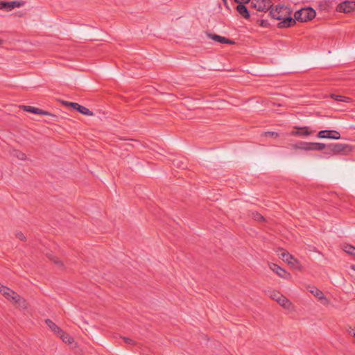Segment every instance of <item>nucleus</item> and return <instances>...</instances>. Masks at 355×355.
Segmentation results:
<instances>
[{"mask_svg":"<svg viewBox=\"0 0 355 355\" xmlns=\"http://www.w3.org/2000/svg\"><path fill=\"white\" fill-rule=\"evenodd\" d=\"M316 15V12L312 8H304L294 14L295 19L300 22H306L313 19Z\"/></svg>","mask_w":355,"mask_h":355,"instance_id":"1","label":"nucleus"},{"mask_svg":"<svg viewBox=\"0 0 355 355\" xmlns=\"http://www.w3.org/2000/svg\"><path fill=\"white\" fill-rule=\"evenodd\" d=\"M290 15L291 10L284 6H277L275 9H271L270 11V15L272 18L279 21Z\"/></svg>","mask_w":355,"mask_h":355,"instance_id":"2","label":"nucleus"},{"mask_svg":"<svg viewBox=\"0 0 355 355\" xmlns=\"http://www.w3.org/2000/svg\"><path fill=\"white\" fill-rule=\"evenodd\" d=\"M2 295L8 300H11L15 303H19L21 305V302L24 304L22 306L23 308H26L25 301L22 300L19 295H18L14 291L6 287L3 288V291L1 292Z\"/></svg>","mask_w":355,"mask_h":355,"instance_id":"3","label":"nucleus"},{"mask_svg":"<svg viewBox=\"0 0 355 355\" xmlns=\"http://www.w3.org/2000/svg\"><path fill=\"white\" fill-rule=\"evenodd\" d=\"M272 6L271 0H252L251 7L256 9L257 11L267 12Z\"/></svg>","mask_w":355,"mask_h":355,"instance_id":"4","label":"nucleus"},{"mask_svg":"<svg viewBox=\"0 0 355 355\" xmlns=\"http://www.w3.org/2000/svg\"><path fill=\"white\" fill-rule=\"evenodd\" d=\"M327 149L329 153H332L333 154H339L350 151L351 147L348 144L336 143L327 145Z\"/></svg>","mask_w":355,"mask_h":355,"instance_id":"5","label":"nucleus"},{"mask_svg":"<svg viewBox=\"0 0 355 355\" xmlns=\"http://www.w3.org/2000/svg\"><path fill=\"white\" fill-rule=\"evenodd\" d=\"M62 103L67 105V107H72L73 110H77L78 112L81 113L83 115L92 116L94 114V113L88 108L83 105H80L77 103L63 101Z\"/></svg>","mask_w":355,"mask_h":355,"instance_id":"6","label":"nucleus"},{"mask_svg":"<svg viewBox=\"0 0 355 355\" xmlns=\"http://www.w3.org/2000/svg\"><path fill=\"white\" fill-rule=\"evenodd\" d=\"M336 10L340 12L349 13L355 10V1H345L340 3Z\"/></svg>","mask_w":355,"mask_h":355,"instance_id":"7","label":"nucleus"},{"mask_svg":"<svg viewBox=\"0 0 355 355\" xmlns=\"http://www.w3.org/2000/svg\"><path fill=\"white\" fill-rule=\"evenodd\" d=\"M317 136L321 139H339L340 138V134L338 131L329 130L319 131Z\"/></svg>","mask_w":355,"mask_h":355,"instance_id":"8","label":"nucleus"},{"mask_svg":"<svg viewBox=\"0 0 355 355\" xmlns=\"http://www.w3.org/2000/svg\"><path fill=\"white\" fill-rule=\"evenodd\" d=\"M279 257L283 261H286L289 265L295 268H297L300 266L299 261L286 251H283Z\"/></svg>","mask_w":355,"mask_h":355,"instance_id":"9","label":"nucleus"},{"mask_svg":"<svg viewBox=\"0 0 355 355\" xmlns=\"http://www.w3.org/2000/svg\"><path fill=\"white\" fill-rule=\"evenodd\" d=\"M294 130L291 131L290 135L292 136L305 137L311 135L312 132L309 130V127L294 126Z\"/></svg>","mask_w":355,"mask_h":355,"instance_id":"10","label":"nucleus"},{"mask_svg":"<svg viewBox=\"0 0 355 355\" xmlns=\"http://www.w3.org/2000/svg\"><path fill=\"white\" fill-rule=\"evenodd\" d=\"M269 267L274 272H275L279 277L284 279H289L291 278L290 273L287 272L284 269L275 263H270Z\"/></svg>","mask_w":355,"mask_h":355,"instance_id":"11","label":"nucleus"},{"mask_svg":"<svg viewBox=\"0 0 355 355\" xmlns=\"http://www.w3.org/2000/svg\"><path fill=\"white\" fill-rule=\"evenodd\" d=\"M296 21L295 18L293 19L290 15H287L281 20L277 26L279 28L291 27L295 24Z\"/></svg>","mask_w":355,"mask_h":355,"instance_id":"12","label":"nucleus"},{"mask_svg":"<svg viewBox=\"0 0 355 355\" xmlns=\"http://www.w3.org/2000/svg\"><path fill=\"white\" fill-rule=\"evenodd\" d=\"M208 37L214 41L221 44H234L235 43L233 40L215 34L209 33L208 34Z\"/></svg>","mask_w":355,"mask_h":355,"instance_id":"13","label":"nucleus"},{"mask_svg":"<svg viewBox=\"0 0 355 355\" xmlns=\"http://www.w3.org/2000/svg\"><path fill=\"white\" fill-rule=\"evenodd\" d=\"M21 108L24 111L28 112H31V113H33V114H40V115H44V116L49 115V112L40 110L39 108H37V107H33V106L22 105Z\"/></svg>","mask_w":355,"mask_h":355,"instance_id":"14","label":"nucleus"},{"mask_svg":"<svg viewBox=\"0 0 355 355\" xmlns=\"http://www.w3.org/2000/svg\"><path fill=\"white\" fill-rule=\"evenodd\" d=\"M236 10L244 19H248L250 17V12L245 4H238Z\"/></svg>","mask_w":355,"mask_h":355,"instance_id":"15","label":"nucleus"},{"mask_svg":"<svg viewBox=\"0 0 355 355\" xmlns=\"http://www.w3.org/2000/svg\"><path fill=\"white\" fill-rule=\"evenodd\" d=\"M6 11H10L15 8H19L23 6L25 4V2L23 1H6Z\"/></svg>","mask_w":355,"mask_h":355,"instance_id":"16","label":"nucleus"},{"mask_svg":"<svg viewBox=\"0 0 355 355\" xmlns=\"http://www.w3.org/2000/svg\"><path fill=\"white\" fill-rule=\"evenodd\" d=\"M45 323L55 334L58 335L59 333H62V329L58 325H56L51 320L46 319L45 320Z\"/></svg>","mask_w":355,"mask_h":355,"instance_id":"17","label":"nucleus"},{"mask_svg":"<svg viewBox=\"0 0 355 355\" xmlns=\"http://www.w3.org/2000/svg\"><path fill=\"white\" fill-rule=\"evenodd\" d=\"M293 148L311 150V142L300 141L293 145Z\"/></svg>","mask_w":355,"mask_h":355,"instance_id":"18","label":"nucleus"},{"mask_svg":"<svg viewBox=\"0 0 355 355\" xmlns=\"http://www.w3.org/2000/svg\"><path fill=\"white\" fill-rule=\"evenodd\" d=\"M277 302L279 305L285 309H289L291 305V302L283 295H281Z\"/></svg>","mask_w":355,"mask_h":355,"instance_id":"19","label":"nucleus"},{"mask_svg":"<svg viewBox=\"0 0 355 355\" xmlns=\"http://www.w3.org/2000/svg\"><path fill=\"white\" fill-rule=\"evenodd\" d=\"M58 336H60L62 341L65 343L71 344L74 341L73 338L68 334L64 332L62 329V333H59Z\"/></svg>","mask_w":355,"mask_h":355,"instance_id":"20","label":"nucleus"},{"mask_svg":"<svg viewBox=\"0 0 355 355\" xmlns=\"http://www.w3.org/2000/svg\"><path fill=\"white\" fill-rule=\"evenodd\" d=\"M327 148V146L322 143L311 142V150H322Z\"/></svg>","mask_w":355,"mask_h":355,"instance_id":"21","label":"nucleus"},{"mask_svg":"<svg viewBox=\"0 0 355 355\" xmlns=\"http://www.w3.org/2000/svg\"><path fill=\"white\" fill-rule=\"evenodd\" d=\"M310 292L316 297H318L319 300H326L324 293L319 290L318 288L313 287Z\"/></svg>","mask_w":355,"mask_h":355,"instance_id":"22","label":"nucleus"},{"mask_svg":"<svg viewBox=\"0 0 355 355\" xmlns=\"http://www.w3.org/2000/svg\"><path fill=\"white\" fill-rule=\"evenodd\" d=\"M330 97L336 101L347 103V102H349V101H350V98L349 97L341 96V95H338V94H330Z\"/></svg>","mask_w":355,"mask_h":355,"instance_id":"23","label":"nucleus"},{"mask_svg":"<svg viewBox=\"0 0 355 355\" xmlns=\"http://www.w3.org/2000/svg\"><path fill=\"white\" fill-rule=\"evenodd\" d=\"M12 155L13 157H17L19 160H25L26 159V155H25V153L17 150H13Z\"/></svg>","mask_w":355,"mask_h":355,"instance_id":"24","label":"nucleus"},{"mask_svg":"<svg viewBox=\"0 0 355 355\" xmlns=\"http://www.w3.org/2000/svg\"><path fill=\"white\" fill-rule=\"evenodd\" d=\"M343 250L351 255L355 256V247L351 245H345L343 247Z\"/></svg>","mask_w":355,"mask_h":355,"instance_id":"25","label":"nucleus"},{"mask_svg":"<svg viewBox=\"0 0 355 355\" xmlns=\"http://www.w3.org/2000/svg\"><path fill=\"white\" fill-rule=\"evenodd\" d=\"M173 164L175 166L178 167V168H184V167H186L187 164H186V161L184 159V160H180L179 159H175L173 160Z\"/></svg>","mask_w":355,"mask_h":355,"instance_id":"26","label":"nucleus"},{"mask_svg":"<svg viewBox=\"0 0 355 355\" xmlns=\"http://www.w3.org/2000/svg\"><path fill=\"white\" fill-rule=\"evenodd\" d=\"M267 295H268L269 297L277 301L282 294L275 291H268Z\"/></svg>","mask_w":355,"mask_h":355,"instance_id":"27","label":"nucleus"},{"mask_svg":"<svg viewBox=\"0 0 355 355\" xmlns=\"http://www.w3.org/2000/svg\"><path fill=\"white\" fill-rule=\"evenodd\" d=\"M257 23L262 27H268L270 25L268 21L266 19H258Z\"/></svg>","mask_w":355,"mask_h":355,"instance_id":"28","label":"nucleus"},{"mask_svg":"<svg viewBox=\"0 0 355 355\" xmlns=\"http://www.w3.org/2000/svg\"><path fill=\"white\" fill-rule=\"evenodd\" d=\"M50 259L52 260L55 264L58 265L60 267H62L63 264L61 261H60L57 257L51 255L49 257Z\"/></svg>","mask_w":355,"mask_h":355,"instance_id":"29","label":"nucleus"},{"mask_svg":"<svg viewBox=\"0 0 355 355\" xmlns=\"http://www.w3.org/2000/svg\"><path fill=\"white\" fill-rule=\"evenodd\" d=\"M253 218H254V220H259V221H262V220H264V218L263 216H261L260 214L259 213H255V214H253Z\"/></svg>","mask_w":355,"mask_h":355,"instance_id":"30","label":"nucleus"},{"mask_svg":"<svg viewBox=\"0 0 355 355\" xmlns=\"http://www.w3.org/2000/svg\"><path fill=\"white\" fill-rule=\"evenodd\" d=\"M264 134L266 137H279V134L276 132H266Z\"/></svg>","mask_w":355,"mask_h":355,"instance_id":"31","label":"nucleus"},{"mask_svg":"<svg viewBox=\"0 0 355 355\" xmlns=\"http://www.w3.org/2000/svg\"><path fill=\"white\" fill-rule=\"evenodd\" d=\"M252 0H234L236 3L238 4H246V3H251Z\"/></svg>","mask_w":355,"mask_h":355,"instance_id":"32","label":"nucleus"},{"mask_svg":"<svg viewBox=\"0 0 355 355\" xmlns=\"http://www.w3.org/2000/svg\"><path fill=\"white\" fill-rule=\"evenodd\" d=\"M16 237H17V239H19V240H21V241H24V240L26 239L25 236H24V234H23V233H21V232H17V233L16 234Z\"/></svg>","mask_w":355,"mask_h":355,"instance_id":"33","label":"nucleus"},{"mask_svg":"<svg viewBox=\"0 0 355 355\" xmlns=\"http://www.w3.org/2000/svg\"><path fill=\"white\" fill-rule=\"evenodd\" d=\"M123 340L125 341V343L128 344V345H134L135 344V341L129 338H123Z\"/></svg>","mask_w":355,"mask_h":355,"instance_id":"34","label":"nucleus"},{"mask_svg":"<svg viewBox=\"0 0 355 355\" xmlns=\"http://www.w3.org/2000/svg\"><path fill=\"white\" fill-rule=\"evenodd\" d=\"M348 333L350 336L355 338V329H353L352 327H349L348 329Z\"/></svg>","mask_w":355,"mask_h":355,"instance_id":"35","label":"nucleus"},{"mask_svg":"<svg viewBox=\"0 0 355 355\" xmlns=\"http://www.w3.org/2000/svg\"><path fill=\"white\" fill-rule=\"evenodd\" d=\"M0 10H6V1H0Z\"/></svg>","mask_w":355,"mask_h":355,"instance_id":"36","label":"nucleus"},{"mask_svg":"<svg viewBox=\"0 0 355 355\" xmlns=\"http://www.w3.org/2000/svg\"><path fill=\"white\" fill-rule=\"evenodd\" d=\"M3 288H6V286L1 285V284L0 283V293L3 291Z\"/></svg>","mask_w":355,"mask_h":355,"instance_id":"37","label":"nucleus"},{"mask_svg":"<svg viewBox=\"0 0 355 355\" xmlns=\"http://www.w3.org/2000/svg\"><path fill=\"white\" fill-rule=\"evenodd\" d=\"M351 268L355 271V265H352Z\"/></svg>","mask_w":355,"mask_h":355,"instance_id":"38","label":"nucleus"},{"mask_svg":"<svg viewBox=\"0 0 355 355\" xmlns=\"http://www.w3.org/2000/svg\"><path fill=\"white\" fill-rule=\"evenodd\" d=\"M225 5H227V0H222Z\"/></svg>","mask_w":355,"mask_h":355,"instance_id":"39","label":"nucleus"},{"mask_svg":"<svg viewBox=\"0 0 355 355\" xmlns=\"http://www.w3.org/2000/svg\"><path fill=\"white\" fill-rule=\"evenodd\" d=\"M3 44V40L0 39V46Z\"/></svg>","mask_w":355,"mask_h":355,"instance_id":"40","label":"nucleus"}]
</instances>
